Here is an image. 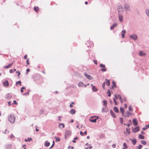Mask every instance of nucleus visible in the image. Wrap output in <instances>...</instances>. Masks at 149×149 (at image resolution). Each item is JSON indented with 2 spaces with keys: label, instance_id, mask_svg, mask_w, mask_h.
<instances>
[{
  "label": "nucleus",
  "instance_id": "nucleus-34",
  "mask_svg": "<svg viewBox=\"0 0 149 149\" xmlns=\"http://www.w3.org/2000/svg\"><path fill=\"white\" fill-rule=\"evenodd\" d=\"M141 143L143 145H145L146 144V141L144 140H142L141 141Z\"/></svg>",
  "mask_w": 149,
  "mask_h": 149
},
{
  "label": "nucleus",
  "instance_id": "nucleus-36",
  "mask_svg": "<svg viewBox=\"0 0 149 149\" xmlns=\"http://www.w3.org/2000/svg\"><path fill=\"white\" fill-rule=\"evenodd\" d=\"M112 83L113 85H111L112 88H113V86H114L115 87H116V84H115V81H113Z\"/></svg>",
  "mask_w": 149,
  "mask_h": 149
},
{
  "label": "nucleus",
  "instance_id": "nucleus-61",
  "mask_svg": "<svg viewBox=\"0 0 149 149\" xmlns=\"http://www.w3.org/2000/svg\"><path fill=\"white\" fill-rule=\"evenodd\" d=\"M9 72L10 73H12L14 72V71H13L12 69H10Z\"/></svg>",
  "mask_w": 149,
  "mask_h": 149
},
{
  "label": "nucleus",
  "instance_id": "nucleus-15",
  "mask_svg": "<svg viewBox=\"0 0 149 149\" xmlns=\"http://www.w3.org/2000/svg\"><path fill=\"white\" fill-rule=\"evenodd\" d=\"M3 85L6 87L8 86L9 85V82L7 80H6L3 83Z\"/></svg>",
  "mask_w": 149,
  "mask_h": 149
},
{
  "label": "nucleus",
  "instance_id": "nucleus-8",
  "mask_svg": "<svg viewBox=\"0 0 149 149\" xmlns=\"http://www.w3.org/2000/svg\"><path fill=\"white\" fill-rule=\"evenodd\" d=\"M118 18L120 22H122L123 21V16L120 14L118 15Z\"/></svg>",
  "mask_w": 149,
  "mask_h": 149
},
{
  "label": "nucleus",
  "instance_id": "nucleus-49",
  "mask_svg": "<svg viewBox=\"0 0 149 149\" xmlns=\"http://www.w3.org/2000/svg\"><path fill=\"white\" fill-rule=\"evenodd\" d=\"M126 132H127L128 134H129L130 133V129H128V128H127L126 129Z\"/></svg>",
  "mask_w": 149,
  "mask_h": 149
},
{
  "label": "nucleus",
  "instance_id": "nucleus-62",
  "mask_svg": "<svg viewBox=\"0 0 149 149\" xmlns=\"http://www.w3.org/2000/svg\"><path fill=\"white\" fill-rule=\"evenodd\" d=\"M27 58V54H26L25 55L24 57V59H26Z\"/></svg>",
  "mask_w": 149,
  "mask_h": 149
},
{
  "label": "nucleus",
  "instance_id": "nucleus-60",
  "mask_svg": "<svg viewBox=\"0 0 149 149\" xmlns=\"http://www.w3.org/2000/svg\"><path fill=\"white\" fill-rule=\"evenodd\" d=\"M25 146H26V145H25V144H24V145H23L22 146V147L23 148H24V149H26V148H25L24 147H25Z\"/></svg>",
  "mask_w": 149,
  "mask_h": 149
},
{
  "label": "nucleus",
  "instance_id": "nucleus-5",
  "mask_svg": "<svg viewBox=\"0 0 149 149\" xmlns=\"http://www.w3.org/2000/svg\"><path fill=\"white\" fill-rule=\"evenodd\" d=\"M100 68H102L101 69V70L102 72H105L106 71V69L105 68V66L104 65L102 64H101L100 65Z\"/></svg>",
  "mask_w": 149,
  "mask_h": 149
},
{
  "label": "nucleus",
  "instance_id": "nucleus-27",
  "mask_svg": "<svg viewBox=\"0 0 149 149\" xmlns=\"http://www.w3.org/2000/svg\"><path fill=\"white\" fill-rule=\"evenodd\" d=\"M103 102L104 103L103 105L105 107H107V101L106 100H104L103 101Z\"/></svg>",
  "mask_w": 149,
  "mask_h": 149
},
{
  "label": "nucleus",
  "instance_id": "nucleus-16",
  "mask_svg": "<svg viewBox=\"0 0 149 149\" xmlns=\"http://www.w3.org/2000/svg\"><path fill=\"white\" fill-rule=\"evenodd\" d=\"M6 149H11L12 148V145L11 144H7L5 145Z\"/></svg>",
  "mask_w": 149,
  "mask_h": 149
},
{
  "label": "nucleus",
  "instance_id": "nucleus-2",
  "mask_svg": "<svg viewBox=\"0 0 149 149\" xmlns=\"http://www.w3.org/2000/svg\"><path fill=\"white\" fill-rule=\"evenodd\" d=\"M96 117H97V118H99V117L98 116L97 117L96 116H92L89 118V120L92 122L95 123L97 120Z\"/></svg>",
  "mask_w": 149,
  "mask_h": 149
},
{
  "label": "nucleus",
  "instance_id": "nucleus-18",
  "mask_svg": "<svg viewBox=\"0 0 149 149\" xmlns=\"http://www.w3.org/2000/svg\"><path fill=\"white\" fill-rule=\"evenodd\" d=\"M122 33L121 34L122 37L123 38H124L125 37V34L126 32V31L125 30H123L122 31Z\"/></svg>",
  "mask_w": 149,
  "mask_h": 149
},
{
  "label": "nucleus",
  "instance_id": "nucleus-21",
  "mask_svg": "<svg viewBox=\"0 0 149 149\" xmlns=\"http://www.w3.org/2000/svg\"><path fill=\"white\" fill-rule=\"evenodd\" d=\"M70 113L72 114H74L75 113V111L74 109H71L70 111Z\"/></svg>",
  "mask_w": 149,
  "mask_h": 149
},
{
  "label": "nucleus",
  "instance_id": "nucleus-55",
  "mask_svg": "<svg viewBox=\"0 0 149 149\" xmlns=\"http://www.w3.org/2000/svg\"><path fill=\"white\" fill-rule=\"evenodd\" d=\"M26 62L27 65H29V58L27 59Z\"/></svg>",
  "mask_w": 149,
  "mask_h": 149
},
{
  "label": "nucleus",
  "instance_id": "nucleus-23",
  "mask_svg": "<svg viewBox=\"0 0 149 149\" xmlns=\"http://www.w3.org/2000/svg\"><path fill=\"white\" fill-rule=\"evenodd\" d=\"M106 81V83L107 85L109 86L110 85V83L109 80H107V79H105Z\"/></svg>",
  "mask_w": 149,
  "mask_h": 149
},
{
  "label": "nucleus",
  "instance_id": "nucleus-40",
  "mask_svg": "<svg viewBox=\"0 0 149 149\" xmlns=\"http://www.w3.org/2000/svg\"><path fill=\"white\" fill-rule=\"evenodd\" d=\"M30 90H29L26 93H23L22 94L23 95H29V92Z\"/></svg>",
  "mask_w": 149,
  "mask_h": 149
},
{
  "label": "nucleus",
  "instance_id": "nucleus-50",
  "mask_svg": "<svg viewBox=\"0 0 149 149\" xmlns=\"http://www.w3.org/2000/svg\"><path fill=\"white\" fill-rule=\"evenodd\" d=\"M113 100L114 102L115 103V105H117V103L116 101L115 98H114L113 99Z\"/></svg>",
  "mask_w": 149,
  "mask_h": 149
},
{
  "label": "nucleus",
  "instance_id": "nucleus-32",
  "mask_svg": "<svg viewBox=\"0 0 149 149\" xmlns=\"http://www.w3.org/2000/svg\"><path fill=\"white\" fill-rule=\"evenodd\" d=\"M32 140L31 138H28L27 139H25V141L26 142H27V141H31Z\"/></svg>",
  "mask_w": 149,
  "mask_h": 149
},
{
  "label": "nucleus",
  "instance_id": "nucleus-19",
  "mask_svg": "<svg viewBox=\"0 0 149 149\" xmlns=\"http://www.w3.org/2000/svg\"><path fill=\"white\" fill-rule=\"evenodd\" d=\"M146 54L145 53H144L142 51H140L139 52V55L140 56H144L146 55Z\"/></svg>",
  "mask_w": 149,
  "mask_h": 149
},
{
  "label": "nucleus",
  "instance_id": "nucleus-4",
  "mask_svg": "<svg viewBox=\"0 0 149 149\" xmlns=\"http://www.w3.org/2000/svg\"><path fill=\"white\" fill-rule=\"evenodd\" d=\"M124 8L127 11H130V7L129 5L127 3H125L124 4Z\"/></svg>",
  "mask_w": 149,
  "mask_h": 149
},
{
  "label": "nucleus",
  "instance_id": "nucleus-45",
  "mask_svg": "<svg viewBox=\"0 0 149 149\" xmlns=\"http://www.w3.org/2000/svg\"><path fill=\"white\" fill-rule=\"evenodd\" d=\"M123 146L125 148H127V147L126 145V144L124 143H123Z\"/></svg>",
  "mask_w": 149,
  "mask_h": 149
},
{
  "label": "nucleus",
  "instance_id": "nucleus-25",
  "mask_svg": "<svg viewBox=\"0 0 149 149\" xmlns=\"http://www.w3.org/2000/svg\"><path fill=\"white\" fill-rule=\"evenodd\" d=\"M12 65V64H9L7 66H5L4 67V68H10L11 66Z\"/></svg>",
  "mask_w": 149,
  "mask_h": 149
},
{
  "label": "nucleus",
  "instance_id": "nucleus-22",
  "mask_svg": "<svg viewBox=\"0 0 149 149\" xmlns=\"http://www.w3.org/2000/svg\"><path fill=\"white\" fill-rule=\"evenodd\" d=\"M108 110L107 109L104 107H103L102 109V111L103 112H107Z\"/></svg>",
  "mask_w": 149,
  "mask_h": 149
},
{
  "label": "nucleus",
  "instance_id": "nucleus-28",
  "mask_svg": "<svg viewBox=\"0 0 149 149\" xmlns=\"http://www.w3.org/2000/svg\"><path fill=\"white\" fill-rule=\"evenodd\" d=\"M149 127V124L146 125L145 127H143L142 128V130H145L147 129Z\"/></svg>",
  "mask_w": 149,
  "mask_h": 149
},
{
  "label": "nucleus",
  "instance_id": "nucleus-12",
  "mask_svg": "<svg viewBox=\"0 0 149 149\" xmlns=\"http://www.w3.org/2000/svg\"><path fill=\"white\" fill-rule=\"evenodd\" d=\"M117 10L118 12L123 11V8L122 6L120 5L118 6Z\"/></svg>",
  "mask_w": 149,
  "mask_h": 149
},
{
  "label": "nucleus",
  "instance_id": "nucleus-58",
  "mask_svg": "<svg viewBox=\"0 0 149 149\" xmlns=\"http://www.w3.org/2000/svg\"><path fill=\"white\" fill-rule=\"evenodd\" d=\"M30 69H27L26 70V74H27L28 72L30 71Z\"/></svg>",
  "mask_w": 149,
  "mask_h": 149
},
{
  "label": "nucleus",
  "instance_id": "nucleus-63",
  "mask_svg": "<svg viewBox=\"0 0 149 149\" xmlns=\"http://www.w3.org/2000/svg\"><path fill=\"white\" fill-rule=\"evenodd\" d=\"M54 144H52V146L50 147L49 148H52L53 146H54Z\"/></svg>",
  "mask_w": 149,
  "mask_h": 149
},
{
  "label": "nucleus",
  "instance_id": "nucleus-17",
  "mask_svg": "<svg viewBox=\"0 0 149 149\" xmlns=\"http://www.w3.org/2000/svg\"><path fill=\"white\" fill-rule=\"evenodd\" d=\"M114 96L116 99H119L120 100H121V99L122 98L121 95H115Z\"/></svg>",
  "mask_w": 149,
  "mask_h": 149
},
{
  "label": "nucleus",
  "instance_id": "nucleus-48",
  "mask_svg": "<svg viewBox=\"0 0 149 149\" xmlns=\"http://www.w3.org/2000/svg\"><path fill=\"white\" fill-rule=\"evenodd\" d=\"M105 82H104L102 84V87L104 89H105Z\"/></svg>",
  "mask_w": 149,
  "mask_h": 149
},
{
  "label": "nucleus",
  "instance_id": "nucleus-30",
  "mask_svg": "<svg viewBox=\"0 0 149 149\" xmlns=\"http://www.w3.org/2000/svg\"><path fill=\"white\" fill-rule=\"evenodd\" d=\"M120 111L122 114H123L124 113V109L123 108L121 107L120 108Z\"/></svg>",
  "mask_w": 149,
  "mask_h": 149
},
{
  "label": "nucleus",
  "instance_id": "nucleus-39",
  "mask_svg": "<svg viewBox=\"0 0 149 149\" xmlns=\"http://www.w3.org/2000/svg\"><path fill=\"white\" fill-rule=\"evenodd\" d=\"M107 93L108 94V96L110 97L111 96V94L110 92V90L109 89L107 90Z\"/></svg>",
  "mask_w": 149,
  "mask_h": 149
},
{
  "label": "nucleus",
  "instance_id": "nucleus-7",
  "mask_svg": "<svg viewBox=\"0 0 149 149\" xmlns=\"http://www.w3.org/2000/svg\"><path fill=\"white\" fill-rule=\"evenodd\" d=\"M84 75L86 78L89 80H92L93 79V77L90 75L87 74L86 72L84 73Z\"/></svg>",
  "mask_w": 149,
  "mask_h": 149
},
{
  "label": "nucleus",
  "instance_id": "nucleus-59",
  "mask_svg": "<svg viewBox=\"0 0 149 149\" xmlns=\"http://www.w3.org/2000/svg\"><path fill=\"white\" fill-rule=\"evenodd\" d=\"M8 104L9 106H10L11 105V102L10 101H9L8 102Z\"/></svg>",
  "mask_w": 149,
  "mask_h": 149
},
{
  "label": "nucleus",
  "instance_id": "nucleus-9",
  "mask_svg": "<svg viewBox=\"0 0 149 149\" xmlns=\"http://www.w3.org/2000/svg\"><path fill=\"white\" fill-rule=\"evenodd\" d=\"M129 140L131 141V142L133 145H135L136 144V139H132L130 138L129 139Z\"/></svg>",
  "mask_w": 149,
  "mask_h": 149
},
{
  "label": "nucleus",
  "instance_id": "nucleus-43",
  "mask_svg": "<svg viewBox=\"0 0 149 149\" xmlns=\"http://www.w3.org/2000/svg\"><path fill=\"white\" fill-rule=\"evenodd\" d=\"M25 89V87H22L21 88V92L23 93L24 92L23 90Z\"/></svg>",
  "mask_w": 149,
  "mask_h": 149
},
{
  "label": "nucleus",
  "instance_id": "nucleus-41",
  "mask_svg": "<svg viewBox=\"0 0 149 149\" xmlns=\"http://www.w3.org/2000/svg\"><path fill=\"white\" fill-rule=\"evenodd\" d=\"M120 123L122 124L123 123V118H119Z\"/></svg>",
  "mask_w": 149,
  "mask_h": 149
},
{
  "label": "nucleus",
  "instance_id": "nucleus-24",
  "mask_svg": "<svg viewBox=\"0 0 149 149\" xmlns=\"http://www.w3.org/2000/svg\"><path fill=\"white\" fill-rule=\"evenodd\" d=\"M6 98L8 99H10L11 98V95L10 93H8L6 94Z\"/></svg>",
  "mask_w": 149,
  "mask_h": 149
},
{
  "label": "nucleus",
  "instance_id": "nucleus-31",
  "mask_svg": "<svg viewBox=\"0 0 149 149\" xmlns=\"http://www.w3.org/2000/svg\"><path fill=\"white\" fill-rule=\"evenodd\" d=\"M84 84L81 82H80L79 83L78 86L79 87H82L83 86Z\"/></svg>",
  "mask_w": 149,
  "mask_h": 149
},
{
  "label": "nucleus",
  "instance_id": "nucleus-1",
  "mask_svg": "<svg viewBox=\"0 0 149 149\" xmlns=\"http://www.w3.org/2000/svg\"><path fill=\"white\" fill-rule=\"evenodd\" d=\"M8 121L11 123H14L15 120V117L13 115L10 114L8 116Z\"/></svg>",
  "mask_w": 149,
  "mask_h": 149
},
{
  "label": "nucleus",
  "instance_id": "nucleus-38",
  "mask_svg": "<svg viewBox=\"0 0 149 149\" xmlns=\"http://www.w3.org/2000/svg\"><path fill=\"white\" fill-rule=\"evenodd\" d=\"M55 138H56V142H57L58 141H60V139L59 138V137H56V136H55Z\"/></svg>",
  "mask_w": 149,
  "mask_h": 149
},
{
  "label": "nucleus",
  "instance_id": "nucleus-52",
  "mask_svg": "<svg viewBox=\"0 0 149 149\" xmlns=\"http://www.w3.org/2000/svg\"><path fill=\"white\" fill-rule=\"evenodd\" d=\"M129 110L130 111H132V108L131 107V106H130L129 107Z\"/></svg>",
  "mask_w": 149,
  "mask_h": 149
},
{
  "label": "nucleus",
  "instance_id": "nucleus-37",
  "mask_svg": "<svg viewBox=\"0 0 149 149\" xmlns=\"http://www.w3.org/2000/svg\"><path fill=\"white\" fill-rule=\"evenodd\" d=\"M18 84H19V86H21L22 85L21 81H17L16 83V85H17Z\"/></svg>",
  "mask_w": 149,
  "mask_h": 149
},
{
  "label": "nucleus",
  "instance_id": "nucleus-57",
  "mask_svg": "<svg viewBox=\"0 0 149 149\" xmlns=\"http://www.w3.org/2000/svg\"><path fill=\"white\" fill-rule=\"evenodd\" d=\"M80 134L81 136H83L84 135V133L82 131H81L80 132Z\"/></svg>",
  "mask_w": 149,
  "mask_h": 149
},
{
  "label": "nucleus",
  "instance_id": "nucleus-42",
  "mask_svg": "<svg viewBox=\"0 0 149 149\" xmlns=\"http://www.w3.org/2000/svg\"><path fill=\"white\" fill-rule=\"evenodd\" d=\"M126 114L127 116L128 117H129L130 116V113L128 111H127L126 112Z\"/></svg>",
  "mask_w": 149,
  "mask_h": 149
},
{
  "label": "nucleus",
  "instance_id": "nucleus-35",
  "mask_svg": "<svg viewBox=\"0 0 149 149\" xmlns=\"http://www.w3.org/2000/svg\"><path fill=\"white\" fill-rule=\"evenodd\" d=\"M139 137L141 139H144V137L141 134L139 135Z\"/></svg>",
  "mask_w": 149,
  "mask_h": 149
},
{
  "label": "nucleus",
  "instance_id": "nucleus-33",
  "mask_svg": "<svg viewBox=\"0 0 149 149\" xmlns=\"http://www.w3.org/2000/svg\"><path fill=\"white\" fill-rule=\"evenodd\" d=\"M50 145V143L49 142H47V141H46L45 142V146H46V147H48Z\"/></svg>",
  "mask_w": 149,
  "mask_h": 149
},
{
  "label": "nucleus",
  "instance_id": "nucleus-47",
  "mask_svg": "<svg viewBox=\"0 0 149 149\" xmlns=\"http://www.w3.org/2000/svg\"><path fill=\"white\" fill-rule=\"evenodd\" d=\"M61 125H62L63 126V128H64L65 127L63 123H60L59 126L60 127H61Z\"/></svg>",
  "mask_w": 149,
  "mask_h": 149
},
{
  "label": "nucleus",
  "instance_id": "nucleus-11",
  "mask_svg": "<svg viewBox=\"0 0 149 149\" xmlns=\"http://www.w3.org/2000/svg\"><path fill=\"white\" fill-rule=\"evenodd\" d=\"M139 126L135 127L134 128V130H133V132L134 133H136L137 132L139 131Z\"/></svg>",
  "mask_w": 149,
  "mask_h": 149
},
{
  "label": "nucleus",
  "instance_id": "nucleus-44",
  "mask_svg": "<svg viewBox=\"0 0 149 149\" xmlns=\"http://www.w3.org/2000/svg\"><path fill=\"white\" fill-rule=\"evenodd\" d=\"M34 10L36 11H37L38 10H39L38 7H35L34 8Z\"/></svg>",
  "mask_w": 149,
  "mask_h": 149
},
{
  "label": "nucleus",
  "instance_id": "nucleus-26",
  "mask_svg": "<svg viewBox=\"0 0 149 149\" xmlns=\"http://www.w3.org/2000/svg\"><path fill=\"white\" fill-rule=\"evenodd\" d=\"M92 89L93 91L94 92H96L98 90V89L95 87V86H93Z\"/></svg>",
  "mask_w": 149,
  "mask_h": 149
},
{
  "label": "nucleus",
  "instance_id": "nucleus-64",
  "mask_svg": "<svg viewBox=\"0 0 149 149\" xmlns=\"http://www.w3.org/2000/svg\"><path fill=\"white\" fill-rule=\"evenodd\" d=\"M88 148H90V149H91L92 148H93V146H91V145H90L89 146H88Z\"/></svg>",
  "mask_w": 149,
  "mask_h": 149
},
{
  "label": "nucleus",
  "instance_id": "nucleus-29",
  "mask_svg": "<svg viewBox=\"0 0 149 149\" xmlns=\"http://www.w3.org/2000/svg\"><path fill=\"white\" fill-rule=\"evenodd\" d=\"M146 13L147 16L149 18V10L148 9H146Z\"/></svg>",
  "mask_w": 149,
  "mask_h": 149
},
{
  "label": "nucleus",
  "instance_id": "nucleus-46",
  "mask_svg": "<svg viewBox=\"0 0 149 149\" xmlns=\"http://www.w3.org/2000/svg\"><path fill=\"white\" fill-rule=\"evenodd\" d=\"M16 73L18 74L17 76L19 77L20 74L21 73L19 71L17 70L16 71Z\"/></svg>",
  "mask_w": 149,
  "mask_h": 149
},
{
  "label": "nucleus",
  "instance_id": "nucleus-3",
  "mask_svg": "<svg viewBox=\"0 0 149 149\" xmlns=\"http://www.w3.org/2000/svg\"><path fill=\"white\" fill-rule=\"evenodd\" d=\"M71 133V132L69 130H66V131L65 133V139H66L70 135Z\"/></svg>",
  "mask_w": 149,
  "mask_h": 149
},
{
  "label": "nucleus",
  "instance_id": "nucleus-51",
  "mask_svg": "<svg viewBox=\"0 0 149 149\" xmlns=\"http://www.w3.org/2000/svg\"><path fill=\"white\" fill-rule=\"evenodd\" d=\"M142 146L141 145H140L138 147V149H141L142 148Z\"/></svg>",
  "mask_w": 149,
  "mask_h": 149
},
{
  "label": "nucleus",
  "instance_id": "nucleus-10",
  "mask_svg": "<svg viewBox=\"0 0 149 149\" xmlns=\"http://www.w3.org/2000/svg\"><path fill=\"white\" fill-rule=\"evenodd\" d=\"M132 122L133 125L134 126H136L137 125L138 122L136 119H134L132 120Z\"/></svg>",
  "mask_w": 149,
  "mask_h": 149
},
{
  "label": "nucleus",
  "instance_id": "nucleus-6",
  "mask_svg": "<svg viewBox=\"0 0 149 149\" xmlns=\"http://www.w3.org/2000/svg\"><path fill=\"white\" fill-rule=\"evenodd\" d=\"M130 38L134 40H136L138 38L137 35L136 34L131 35L130 36Z\"/></svg>",
  "mask_w": 149,
  "mask_h": 149
},
{
  "label": "nucleus",
  "instance_id": "nucleus-53",
  "mask_svg": "<svg viewBox=\"0 0 149 149\" xmlns=\"http://www.w3.org/2000/svg\"><path fill=\"white\" fill-rule=\"evenodd\" d=\"M13 104H17L18 103L15 100H14L13 101Z\"/></svg>",
  "mask_w": 149,
  "mask_h": 149
},
{
  "label": "nucleus",
  "instance_id": "nucleus-56",
  "mask_svg": "<svg viewBox=\"0 0 149 149\" xmlns=\"http://www.w3.org/2000/svg\"><path fill=\"white\" fill-rule=\"evenodd\" d=\"M124 107L125 108H127V104H124Z\"/></svg>",
  "mask_w": 149,
  "mask_h": 149
},
{
  "label": "nucleus",
  "instance_id": "nucleus-13",
  "mask_svg": "<svg viewBox=\"0 0 149 149\" xmlns=\"http://www.w3.org/2000/svg\"><path fill=\"white\" fill-rule=\"evenodd\" d=\"M110 113L111 116L114 118H116V116L114 113L113 112V111L112 110H110Z\"/></svg>",
  "mask_w": 149,
  "mask_h": 149
},
{
  "label": "nucleus",
  "instance_id": "nucleus-54",
  "mask_svg": "<svg viewBox=\"0 0 149 149\" xmlns=\"http://www.w3.org/2000/svg\"><path fill=\"white\" fill-rule=\"evenodd\" d=\"M94 63L96 65H97V60H93Z\"/></svg>",
  "mask_w": 149,
  "mask_h": 149
},
{
  "label": "nucleus",
  "instance_id": "nucleus-20",
  "mask_svg": "<svg viewBox=\"0 0 149 149\" xmlns=\"http://www.w3.org/2000/svg\"><path fill=\"white\" fill-rule=\"evenodd\" d=\"M113 110L114 111L117 113H118L119 112V110L118 108L116 107H113Z\"/></svg>",
  "mask_w": 149,
  "mask_h": 149
},
{
  "label": "nucleus",
  "instance_id": "nucleus-14",
  "mask_svg": "<svg viewBox=\"0 0 149 149\" xmlns=\"http://www.w3.org/2000/svg\"><path fill=\"white\" fill-rule=\"evenodd\" d=\"M117 24L116 23L112 25L110 27V29L111 30H113L115 27H116L117 26Z\"/></svg>",
  "mask_w": 149,
  "mask_h": 149
}]
</instances>
